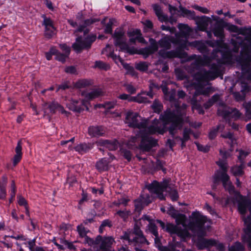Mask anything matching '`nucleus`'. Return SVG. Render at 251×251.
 I'll list each match as a JSON object with an SVG mask.
<instances>
[{
    "mask_svg": "<svg viewBox=\"0 0 251 251\" xmlns=\"http://www.w3.org/2000/svg\"><path fill=\"white\" fill-rule=\"evenodd\" d=\"M175 106L176 114L170 110H167L160 115L159 120L154 119L151 123L139 116L136 112L130 111L126 113L125 123L129 127L140 130L138 136L141 138L139 147L142 151H149L157 145V140L150 135L156 133L163 134L168 124H171L169 131L172 135L175 133L176 130L182 127L183 120L182 114L179 112L178 105L176 104Z\"/></svg>",
    "mask_w": 251,
    "mask_h": 251,
    "instance_id": "obj_1",
    "label": "nucleus"
},
{
    "mask_svg": "<svg viewBox=\"0 0 251 251\" xmlns=\"http://www.w3.org/2000/svg\"><path fill=\"white\" fill-rule=\"evenodd\" d=\"M223 59L226 60L218 61V64H212L211 66L212 71H207L205 70H201L196 73L194 78L197 81V84L194 82L188 83L184 82V86L186 88L189 87H194L196 89L194 98L199 95H206L207 93L205 90L201 87L202 82H207L210 80H213L217 77V74L219 69V64L220 63H231L233 62L232 56L229 51H227L226 54L223 55Z\"/></svg>",
    "mask_w": 251,
    "mask_h": 251,
    "instance_id": "obj_2",
    "label": "nucleus"
},
{
    "mask_svg": "<svg viewBox=\"0 0 251 251\" xmlns=\"http://www.w3.org/2000/svg\"><path fill=\"white\" fill-rule=\"evenodd\" d=\"M247 209L250 215L243 219L246 227L244 229L245 234L242 236L243 241L248 243V247L251 250V200L246 197L239 195L238 196V209L240 213L245 215Z\"/></svg>",
    "mask_w": 251,
    "mask_h": 251,
    "instance_id": "obj_3",
    "label": "nucleus"
},
{
    "mask_svg": "<svg viewBox=\"0 0 251 251\" xmlns=\"http://www.w3.org/2000/svg\"><path fill=\"white\" fill-rule=\"evenodd\" d=\"M159 55L164 58H172L175 57H179L181 58H186L187 60L195 59L194 62L192 64L193 68L198 69L200 66H210L211 59L207 57L204 56H197L194 54L189 57H187V54L177 49L176 50L166 51L161 50L159 52Z\"/></svg>",
    "mask_w": 251,
    "mask_h": 251,
    "instance_id": "obj_4",
    "label": "nucleus"
},
{
    "mask_svg": "<svg viewBox=\"0 0 251 251\" xmlns=\"http://www.w3.org/2000/svg\"><path fill=\"white\" fill-rule=\"evenodd\" d=\"M103 92L100 89H96L91 92L82 91L81 96L83 97L80 101L76 100L71 99L70 102L66 103V106L71 110L80 113L84 110L83 106L88 110L87 102L95 98L102 95Z\"/></svg>",
    "mask_w": 251,
    "mask_h": 251,
    "instance_id": "obj_5",
    "label": "nucleus"
},
{
    "mask_svg": "<svg viewBox=\"0 0 251 251\" xmlns=\"http://www.w3.org/2000/svg\"><path fill=\"white\" fill-rule=\"evenodd\" d=\"M169 182L167 180H164L160 183L154 181L147 186V187L151 193L156 194L161 200H165L163 192H166L173 201H176L178 198L177 192L173 186L169 184Z\"/></svg>",
    "mask_w": 251,
    "mask_h": 251,
    "instance_id": "obj_6",
    "label": "nucleus"
},
{
    "mask_svg": "<svg viewBox=\"0 0 251 251\" xmlns=\"http://www.w3.org/2000/svg\"><path fill=\"white\" fill-rule=\"evenodd\" d=\"M176 219V225L167 224L166 231L171 234H176L181 238H185L189 236V233L186 229L185 225L186 217L183 214H177L174 216Z\"/></svg>",
    "mask_w": 251,
    "mask_h": 251,
    "instance_id": "obj_7",
    "label": "nucleus"
},
{
    "mask_svg": "<svg viewBox=\"0 0 251 251\" xmlns=\"http://www.w3.org/2000/svg\"><path fill=\"white\" fill-rule=\"evenodd\" d=\"M216 164L220 167L221 171H218L215 174V177L217 179L221 180L225 189L232 194L234 192V187L232 182L229 180V176L227 174V165L226 162L223 160H219Z\"/></svg>",
    "mask_w": 251,
    "mask_h": 251,
    "instance_id": "obj_8",
    "label": "nucleus"
},
{
    "mask_svg": "<svg viewBox=\"0 0 251 251\" xmlns=\"http://www.w3.org/2000/svg\"><path fill=\"white\" fill-rule=\"evenodd\" d=\"M192 221L189 224V228L192 231L198 230V236L205 235V232L202 231V227L207 221L206 217L201 215L199 212H194L192 214Z\"/></svg>",
    "mask_w": 251,
    "mask_h": 251,
    "instance_id": "obj_9",
    "label": "nucleus"
},
{
    "mask_svg": "<svg viewBox=\"0 0 251 251\" xmlns=\"http://www.w3.org/2000/svg\"><path fill=\"white\" fill-rule=\"evenodd\" d=\"M241 66L243 75L248 79L251 80V56L247 51H242L236 60Z\"/></svg>",
    "mask_w": 251,
    "mask_h": 251,
    "instance_id": "obj_10",
    "label": "nucleus"
},
{
    "mask_svg": "<svg viewBox=\"0 0 251 251\" xmlns=\"http://www.w3.org/2000/svg\"><path fill=\"white\" fill-rule=\"evenodd\" d=\"M180 30L179 33H176V34H179V40L181 42H185V45L182 46V48H186L188 45L192 46L195 47H199L201 46V43L199 41H194L191 43H188L187 39L190 35L192 31L191 29L188 26V25L179 24L177 26Z\"/></svg>",
    "mask_w": 251,
    "mask_h": 251,
    "instance_id": "obj_11",
    "label": "nucleus"
},
{
    "mask_svg": "<svg viewBox=\"0 0 251 251\" xmlns=\"http://www.w3.org/2000/svg\"><path fill=\"white\" fill-rule=\"evenodd\" d=\"M124 34L125 33L122 29L117 28L113 35L115 41L114 44L116 46L119 47L122 51L133 53L134 52L132 51V50L129 47L126 43V40Z\"/></svg>",
    "mask_w": 251,
    "mask_h": 251,
    "instance_id": "obj_12",
    "label": "nucleus"
},
{
    "mask_svg": "<svg viewBox=\"0 0 251 251\" xmlns=\"http://www.w3.org/2000/svg\"><path fill=\"white\" fill-rule=\"evenodd\" d=\"M96 39L95 35H91L83 39L81 37L76 39L75 42L73 44L72 48L76 52H80L83 50L89 49Z\"/></svg>",
    "mask_w": 251,
    "mask_h": 251,
    "instance_id": "obj_13",
    "label": "nucleus"
},
{
    "mask_svg": "<svg viewBox=\"0 0 251 251\" xmlns=\"http://www.w3.org/2000/svg\"><path fill=\"white\" fill-rule=\"evenodd\" d=\"M244 36V40L239 35L235 36V39H232V41L236 45H244L248 48H251V27L240 28V34Z\"/></svg>",
    "mask_w": 251,
    "mask_h": 251,
    "instance_id": "obj_14",
    "label": "nucleus"
},
{
    "mask_svg": "<svg viewBox=\"0 0 251 251\" xmlns=\"http://www.w3.org/2000/svg\"><path fill=\"white\" fill-rule=\"evenodd\" d=\"M176 38L171 37L170 36H166L162 38L159 41V46L166 49H169L171 46V43L178 45L180 46V48H182V46L185 45V42H181L179 40V34H175Z\"/></svg>",
    "mask_w": 251,
    "mask_h": 251,
    "instance_id": "obj_15",
    "label": "nucleus"
},
{
    "mask_svg": "<svg viewBox=\"0 0 251 251\" xmlns=\"http://www.w3.org/2000/svg\"><path fill=\"white\" fill-rule=\"evenodd\" d=\"M218 114L225 118L228 116L231 117L235 120L239 119L242 115L241 113L237 109H228L226 110L225 106H223L218 109Z\"/></svg>",
    "mask_w": 251,
    "mask_h": 251,
    "instance_id": "obj_16",
    "label": "nucleus"
},
{
    "mask_svg": "<svg viewBox=\"0 0 251 251\" xmlns=\"http://www.w3.org/2000/svg\"><path fill=\"white\" fill-rule=\"evenodd\" d=\"M115 243L114 239L112 236L103 237L100 239V251H112V246Z\"/></svg>",
    "mask_w": 251,
    "mask_h": 251,
    "instance_id": "obj_17",
    "label": "nucleus"
},
{
    "mask_svg": "<svg viewBox=\"0 0 251 251\" xmlns=\"http://www.w3.org/2000/svg\"><path fill=\"white\" fill-rule=\"evenodd\" d=\"M44 105L47 106V108L50 109V113L52 114H55L57 111H58L67 117L69 116L70 114V112L65 110L62 105L55 101H52L50 104L45 103Z\"/></svg>",
    "mask_w": 251,
    "mask_h": 251,
    "instance_id": "obj_18",
    "label": "nucleus"
},
{
    "mask_svg": "<svg viewBox=\"0 0 251 251\" xmlns=\"http://www.w3.org/2000/svg\"><path fill=\"white\" fill-rule=\"evenodd\" d=\"M42 17L44 18L43 25L45 26V36L50 38L54 34L55 30L53 22L50 18L46 17L45 15H43Z\"/></svg>",
    "mask_w": 251,
    "mask_h": 251,
    "instance_id": "obj_19",
    "label": "nucleus"
},
{
    "mask_svg": "<svg viewBox=\"0 0 251 251\" xmlns=\"http://www.w3.org/2000/svg\"><path fill=\"white\" fill-rule=\"evenodd\" d=\"M148 96L150 98L152 99L153 97V94L152 92H143L141 94H138L135 97L130 98L129 101H135L138 103H146L150 101L148 100V98L146 97Z\"/></svg>",
    "mask_w": 251,
    "mask_h": 251,
    "instance_id": "obj_20",
    "label": "nucleus"
},
{
    "mask_svg": "<svg viewBox=\"0 0 251 251\" xmlns=\"http://www.w3.org/2000/svg\"><path fill=\"white\" fill-rule=\"evenodd\" d=\"M96 144L99 146H103L111 151L117 150L119 146L118 142L117 141H110L100 140L97 142Z\"/></svg>",
    "mask_w": 251,
    "mask_h": 251,
    "instance_id": "obj_21",
    "label": "nucleus"
},
{
    "mask_svg": "<svg viewBox=\"0 0 251 251\" xmlns=\"http://www.w3.org/2000/svg\"><path fill=\"white\" fill-rule=\"evenodd\" d=\"M105 52H108L109 53V54H107L106 55L111 57L116 63L120 62L123 65L125 64L124 61L119 56H117L114 54L113 50L111 49V46L109 45H107L105 48L102 50L101 52L102 54H104Z\"/></svg>",
    "mask_w": 251,
    "mask_h": 251,
    "instance_id": "obj_22",
    "label": "nucleus"
},
{
    "mask_svg": "<svg viewBox=\"0 0 251 251\" xmlns=\"http://www.w3.org/2000/svg\"><path fill=\"white\" fill-rule=\"evenodd\" d=\"M250 90V88L247 84L242 83L241 90L242 94H241L239 92H234L233 93V96L237 101L243 100L245 97V93L249 92Z\"/></svg>",
    "mask_w": 251,
    "mask_h": 251,
    "instance_id": "obj_23",
    "label": "nucleus"
},
{
    "mask_svg": "<svg viewBox=\"0 0 251 251\" xmlns=\"http://www.w3.org/2000/svg\"><path fill=\"white\" fill-rule=\"evenodd\" d=\"M22 142L21 141H19L15 149L16 154L13 158V164L14 166H16L20 161L22 158Z\"/></svg>",
    "mask_w": 251,
    "mask_h": 251,
    "instance_id": "obj_24",
    "label": "nucleus"
},
{
    "mask_svg": "<svg viewBox=\"0 0 251 251\" xmlns=\"http://www.w3.org/2000/svg\"><path fill=\"white\" fill-rule=\"evenodd\" d=\"M136 236L132 230H127L124 232L121 239L127 240L129 244L134 243Z\"/></svg>",
    "mask_w": 251,
    "mask_h": 251,
    "instance_id": "obj_25",
    "label": "nucleus"
},
{
    "mask_svg": "<svg viewBox=\"0 0 251 251\" xmlns=\"http://www.w3.org/2000/svg\"><path fill=\"white\" fill-rule=\"evenodd\" d=\"M88 133L91 136L97 137L102 135L104 133V130L102 127L90 126L88 129Z\"/></svg>",
    "mask_w": 251,
    "mask_h": 251,
    "instance_id": "obj_26",
    "label": "nucleus"
},
{
    "mask_svg": "<svg viewBox=\"0 0 251 251\" xmlns=\"http://www.w3.org/2000/svg\"><path fill=\"white\" fill-rule=\"evenodd\" d=\"M50 52L56 55V59L57 60L62 62L65 61L66 59L68 57L70 54L65 52L61 53L54 47L50 48Z\"/></svg>",
    "mask_w": 251,
    "mask_h": 251,
    "instance_id": "obj_27",
    "label": "nucleus"
},
{
    "mask_svg": "<svg viewBox=\"0 0 251 251\" xmlns=\"http://www.w3.org/2000/svg\"><path fill=\"white\" fill-rule=\"evenodd\" d=\"M110 161L105 158H102L97 162L96 167L99 171H105L108 169V164Z\"/></svg>",
    "mask_w": 251,
    "mask_h": 251,
    "instance_id": "obj_28",
    "label": "nucleus"
},
{
    "mask_svg": "<svg viewBox=\"0 0 251 251\" xmlns=\"http://www.w3.org/2000/svg\"><path fill=\"white\" fill-rule=\"evenodd\" d=\"M7 184V178L2 177L0 180V199H5L6 196V186Z\"/></svg>",
    "mask_w": 251,
    "mask_h": 251,
    "instance_id": "obj_29",
    "label": "nucleus"
},
{
    "mask_svg": "<svg viewBox=\"0 0 251 251\" xmlns=\"http://www.w3.org/2000/svg\"><path fill=\"white\" fill-rule=\"evenodd\" d=\"M93 145L92 144L83 143L78 145L75 147V149L76 151H78V152L81 153H83L93 148Z\"/></svg>",
    "mask_w": 251,
    "mask_h": 251,
    "instance_id": "obj_30",
    "label": "nucleus"
},
{
    "mask_svg": "<svg viewBox=\"0 0 251 251\" xmlns=\"http://www.w3.org/2000/svg\"><path fill=\"white\" fill-rule=\"evenodd\" d=\"M244 164H240L239 166H234L231 167V172L234 176H241L244 174L243 169Z\"/></svg>",
    "mask_w": 251,
    "mask_h": 251,
    "instance_id": "obj_31",
    "label": "nucleus"
},
{
    "mask_svg": "<svg viewBox=\"0 0 251 251\" xmlns=\"http://www.w3.org/2000/svg\"><path fill=\"white\" fill-rule=\"evenodd\" d=\"M91 84L92 82L90 80L80 79L75 83L74 87L78 89L84 88L89 86Z\"/></svg>",
    "mask_w": 251,
    "mask_h": 251,
    "instance_id": "obj_32",
    "label": "nucleus"
},
{
    "mask_svg": "<svg viewBox=\"0 0 251 251\" xmlns=\"http://www.w3.org/2000/svg\"><path fill=\"white\" fill-rule=\"evenodd\" d=\"M83 238L84 239V244H87L89 246H92L95 245L99 244L100 239L101 238V236L100 235L97 236L95 240H94L93 239L90 238L87 235H86Z\"/></svg>",
    "mask_w": 251,
    "mask_h": 251,
    "instance_id": "obj_33",
    "label": "nucleus"
},
{
    "mask_svg": "<svg viewBox=\"0 0 251 251\" xmlns=\"http://www.w3.org/2000/svg\"><path fill=\"white\" fill-rule=\"evenodd\" d=\"M222 137L225 138H228L229 139L228 143L230 144V151H232L233 150V147L236 145V141L235 139L233 137V135L230 133L228 132L226 134H223L222 135Z\"/></svg>",
    "mask_w": 251,
    "mask_h": 251,
    "instance_id": "obj_34",
    "label": "nucleus"
},
{
    "mask_svg": "<svg viewBox=\"0 0 251 251\" xmlns=\"http://www.w3.org/2000/svg\"><path fill=\"white\" fill-rule=\"evenodd\" d=\"M147 230H148L155 236V238L154 239V241L156 243L157 240V238L158 236V233L157 229V226H155V225L152 223H149L147 226Z\"/></svg>",
    "mask_w": 251,
    "mask_h": 251,
    "instance_id": "obj_35",
    "label": "nucleus"
},
{
    "mask_svg": "<svg viewBox=\"0 0 251 251\" xmlns=\"http://www.w3.org/2000/svg\"><path fill=\"white\" fill-rule=\"evenodd\" d=\"M117 21L114 19H110L109 22L106 24L105 28V32L106 33H111L112 31L113 25H116Z\"/></svg>",
    "mask_w": 251,
    "mask_h": 251,
    "instance_id": "obj_36",
    "label": "nucleus"
},
{
    "mask_svg": "<svg viewBox=\"0 0 251 251\" xmlns=\"http://www.w3.org/2000/svg\"><path fill=\"white\" fill-rule=\"evenodd\" d=\"M77 231L81 238H84L88 233H90V230L85 228L82 224H80L77 226Z\"/></svg>",
    "mask_w": 251,
    "mask_h": 251,
    "instance_id": "obj_37",
    "label": "nucleus"
},
{
    "mask_svg": "<svg viewBox=\"0 0 251 251\" xmlns=\"http://www.w3.org/2000/svg\"><path fill=\"white\" fill-rule=\"evenodd\" d=\"M222 25H217L214 29L213 33L215 36L222 38L224 36V28Z\"/></svg>",
    "mask_w": 251,
    "mask_h": 251,
    "instance_id": "obj_38",
    "label": "nucleus"
},
{
    "mask_svg": "<svg viewBox=\"0 0 251 251\" xmlns=\"http://www.w3.org/2000/svg\"><path fill=\"white\" fill-rule=\"evenodd\" d=\"M220 99L219 95H214L206 103L204 104V107L207 109L211 106L215 102L218 101Z\"/></svg>",
    "mask_w": 251,
    "mask_h": 251,
    "instance_id": "obj_39",
    "label": "nucleus"
},
{
    "mask_svg": "<svg viewBox=\"0 0 251 251\" xmlns=\"http://www.w3.org/2000/svg\"><path fill=\"white\" fill-rule=\"evenodd\" d=\"M229 251H243L244 246L240 242H236L234 245L229 247Z\"/></svg>",
    "mask_w": 251,
    "mask_h": 251,
    "instance_id": "obj_40",
    "label": "nucleus"
},
{
    "mask_svg": "<svg viewBox=\"0 0 251 251\" xmlns=\"http://www.w3.org/2000/svg\"><path fill=\"white\" fill-rule=\"evenodd\" d=\"M192 131L190 129L184 128L183 132V137L180 138L181 141L186 142L190 139V135L192 134Z\"/></svg>",
    "mask_w": 251,
    "mask_h": 251,
    "instance_id": "obj_41",
    "label": "nucleus"
},
{
    "mask_svg": "<svg viewBox=\"0 0 251 251\" xmlns=\"http://www.w3.org/2000/svg\"><path fill=\"white\" fill-rule=\"evenodd\" d=\"M145 203V201L143 200V198L135 200L134 204L135 209L137 211H140L142 209Z\"/></svg>",
    "mask_w": 251,
    "mask_h": 251,
    "instance_id": "obj_42",
    "label": "nucleus"
},
{
    "mask_svg": "<svg viewBox=\"0 0 251 251\" xmlns=\"http://www.w3.org/2000/svg\"><path fill=\"white\" fill-rule=\"evenodd\" d=\"M94 67L105 70H107L110 68V66L108 64L101 61H96L95 63Z\"/></svg>",
    "mask_w": 251,
    "mask_h": 251,
    "instance_id": "obj_43",
    "label": "nucleus"
},
{
    "mask_svg": "<svg viewBox=\"0 0 251 251\" xmlns=\"http://www.w3.org/2000/svg\"><path fill=\"white\" fill-rule=\"evenodd\" d=\"M162 105L158 101L155 100L151 105V107L156 113H159L162 109Z\"/></svg>",
    "mask_w": 251,
    "mask_h": 251,
    "instance_id": "obj_44",
    "label": "nucleus"
},
{
    "mask_svg": "<svg viewBox=\"0 0 251 251\" xmlns=\"http://www.w3.org/2000/svg\"><path fill=\"white\" fill-rule=\"evenodd\" d=\"M139 139L137 136L132 137L128 142V145L131 148H136L137 144L139 143Z\"/></svg>",
    "mask_w": 251,
    "mask_h": 251,
    "instance_id": "obj_45",
    "label": "nucleus"
},
{
    "mask_svg": "<svg viewBox=\"0 0 251 251\" xmlns=\"http://www.w3.org/2000/svg\"><path fill=\"white\" fill-rule=\"evenodd\" d=\"M134 243L139 244H145L146 243L147 245L149 244V242L144 236L143 233L136 236Z\"/></svg>",
    "mask_w": 251,
    "mask_h": 251,
    "instance_id": "obj_46",
    "label": "nucleus"
},
{
    "mask_svg": "<svg viewBox=\"0 0 251 251\" xmlns=\"http://www.w3.org/2000/svg\"><path fill=\"white\" fill-rule=\"evenodd\" d=\"M158 50V45L156 43H151V45L150 47L145 49L146 53L149 54H151Z\"/></svg>",
    "mask_w": 251,
    "mask_h": 251,
    "instance_id": "obj_47",
    "label": "nucleus"
},
{
    "mask_svg": "<svg viewBox=\"0 0 251 251\" xmlns=\"http://www.w3.org/2000/svg\"><path fill=\"white\" fill-rule=\"evenodd\" d=\"M239 154L238 156V159L240 162V164H244V160L250 153L249 151H244L243 150H239Z\"/></svg>",
    "mask_w": 251,
    "mask_h": 251,
    "instance_id": "obj_48",
    "label": "nucleus"
},
{
    "mask_svg": "<svg viewBox=\"0 0 251 251\" xmlns=\"http://www.w3.org/2000/svg\"><path fill=\"white\" fill-rule=\"evenodd\" d=\"M135 68L140 71H146L148 69V64L145 62H140L136 64Z\"/></svg>",
    "mask_w": 251,
    "mask_h": 251,
    "instance_id": "obj_49",
    "label": "nucleus"
},
{
    "mask_svg": "<svg viewBox=\"0 0 251 251\" xmlns=\"http://www.w3.org/2000/svg\"><path fill=\"white\" fill-rule=\"evenodd\" d=\"M117 214L124 221L126 220L128 216L130 215V211L128 210H119L117 212Z\"/></svg>",
    "mask_w": 251,
    "mask_h": 251,
    "instance_id": "obj_50",
    "label": "nucleus"
},
{
    "mask_svg": "<svg viewBox=\"0 0 251 251\" xmlns=\"http://www.w3.org/2000/svg\"><path fill=\"white\" fill-rule=\"evenodd\" d=\"M96 21L95 19H88L84 21V25H80L77 31L81 32L83 30L85 27L88 26Z\"/></svg>",
    "mask_w": 251,
    "mask_h": 251,
    "instance_id": "obj_51",
    "label": "nucleus"
},
{
    "mask_svg": "<svg viewBox=\"0 0 251 251\" xmlns=\"http://www.w3.org/2000/svg\"><path fill=\"white\" fill-rule=\"evenodd\" d=\"M165 96V99L170 101H173L175 99L176 91L172 90L168 93Z\"/></svg>",
    "mask_w": 251,
    "mask_h": 251,
    "instance_id": "obj_52",
    "label": "nucleus"
},
{
    "mask_svg": "<svg viewBox=\"0 0 251 251\" xmlns=\"http://www.w3.org/2000/svg\"><path fill=\"white\" fill-rule=\"evenodd\" d=\"M128 200L126 199L125 198H122L120 200H118L117 201H115L113 202V204L114 205L119 206L120 205H124L126 206L127 204Z\"/></svg>",
    "mask_w": 251,
    "mask_h": 251,
    "instance_id": "obj_53",
    "label": "nucleus"
},
{
    "mask_svg": "<svg viewBox=\"0 0 251 251\" xmlns=\"http://www.w3.org/2000/svg\"><path fill=\"white\" fill-rule=\"evenodd\" d=\"M193 7L195 9L197 10L202 13L207 14L209 12V10L207 8L201 7L198 5H194L193 6Z\"/></svg>",
    "mask_w": 251,
    "mask_h": 251,
    "instance_id": "obj_54",
    "label": "nucleus"
},
{
    "mask_svg": "<svg viewBox=\"0 0 251 251\" xmlns=\"http://www.w3.org/2000/svg\"><path fill=\"white\" fill-rule=\"evenodd\" d=\"M123 66L126 69H127L128 74L132 76L136 75V72L133 67L129 66L127 64H125Z\"/></svg>",
    "mask_w": 251,
    "mask_h": 251,
    "instance_id": "obj_55",
    "label": "nucleus"
},
{
    "mask_svg": "<svg viewBox=\"0 0 251 251\" xmlns=\"http://www.w3.org/2000/svg\"><path fill=\"white\" fill-rule=\"evenodd\" d=\"M228 30L231 32L237 33L238 35L240 34V28H239L238 26L235 25H231L228 26Z\"/></svg>",
    "mask_w": 251,
    "mask_h": 251,
    "instance_id": "obj_56",
    "label": "nucleus"
},
{
    "mask_svg": "<svg viewBox=\"0 0 251 251\" xmlns=\"http://www.w3.org/2000/svg\"><path fill=\"white\" fill-rule=\"evenodd\" d=\"M221 126H219L216 128L212 129L209 133V137L210 139H214L216 136L217 133V131L220 128Z\"/></svg>",
    "mask_w": 251,
    "mask_h": 251,
    "instance_id": "obj_57",
    "label": "nucleus"
},
{
    "mask_svg": "<svg viewBox=\"0 0 251 251\" xmlns=\"http://www.w3.org/2000/svg\"><path fill=\"white\" fill-rule=\"evenodd\" d=\"M140 227L139 225L135 224L132 231L135 234L136 236L143 233L142 231L140 229Z\"/></svg>",
    "mask_w": 251,
    "mask_h": 251,
    "instance_id": "obj_58",
    "label": "nucleus"
},
{
    "mask_svg": "<svg viewBox=\"0 0 251 251\" xmlns=\"http://www.w3.org/2000/svg\"><path fill=\"white\" fill-rule=\"evenodd\" d=\"M18 204L21 206H25V207L27 206V203L25 199L22 196H18Z\"/></svg>",
    "mask_w": 251,
    "mask_h": 251,
    "instance_id": "obj_59",
    "label": "nucleus"
},
{
    "mask_svg": "<svg viewBox=\"0 0 251 251\" xmlns=\"http://www.w3.org/2000/svg\"><path fill=\"white\" fill-rule=\"evenodd\" d=\"M140 31L138 29L133 30L127 32V35L129 37H135L138 36L140 33Z\"/></svg>",
    "mask_w": 251,
    "mask_h": 251,
    "instance_id": "obj_60",
    "label": "nucleus"
},
{
    "mask_svg": "<svg viewBox=\"0 0 251 251\" xmlns=\"http://www.w3.org/2000/svg\"><path fill=\"white\" fill-rule=\"evenodd\" d=\"M122 153L123 154L125 158H126L127 160L129 161L131 159V154L129 151L122 149Z\"/></svg>",
    "mask_w": 251,
    "mask_h": 251,
    "instance_id": "obj_61",
    "label": "nucleus"
},
{
    "mask_svg": "<svg viewBox=\"0 0 251 251\" xmlns=\"http://www.w3.org/2000/svg\"><path fill=\"white\" fill-rule=\"evenodd\" d=\"M125 87L128 93L132 94L136 92V89L131 84H126Z\"/></svg>",
    "mask_w": 251,
    "mask_h": 251,
    "instance_id": "obj_62",
    "label": "nucleus"
},
{
    "mask_svg": "<svg viewBox=\"0 0 251 251\" xmlns=\"http://www.w3.org/2000/svg\"><path fill=\"white\" fill-rule=\"evenodd\" d=\"M153 10L155 12L156 15L157 16L162 13L161 7L157 4H153L152 5Z\"/></svg>",
    "mask_w": 251,
    "mask_h": 251,
    "instance_id": "obj_63",
    "label": "nucleus"
},
{
    "mask_svg": "<svg viewBox=\"0 0 251 251\" xmlns=\"http://www.w3.org/2000/svg\"><path fill=\"white\" fill-rule=\"evenodd\" d=\"M65 72L71 74H75L76 72V69L74 66L67 67L65 69Z\"/></svg>",
    "mask_w": 251,
    "mask_h": 251,
    "instance_id": "obj_64",
    "label": "nucleus"
}]
</instances>
